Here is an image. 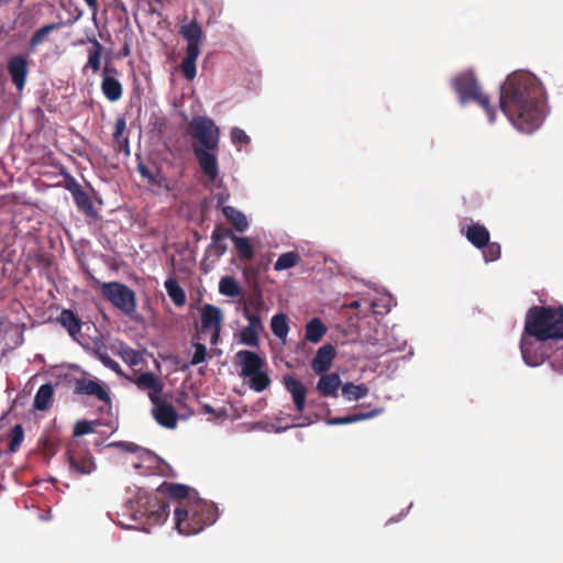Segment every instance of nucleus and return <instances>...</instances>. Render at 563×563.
Masks as SVG:
<instances>
[{"instance_id": "7", "label": "nucleus", "mask_w": 563, "mask_h": 563, "mask_svg": "<svg viewBox=\"0 0 563 563\" xmlns=\"http://www.w3.org/2000/svg\"><path fill=\"white\" fill-rule=\"evenodd\" d=\"M101 295L124 314L133 317L136 312V295L125 284L120 282L103 283Z\"/></svg>"}, {"instance_id": "56", "label": "nucleus", "mask_w": 563, "mask_h": 563, "mask_svg": "<svg viewBox=\"0 0 563 563\" xmlns=\"http://www.w3.org/2000/svg\"><path fill=\"white\" fill-rule=\"evenodd\" d=\"M202 408H203V411L206 413H213L214 412L213 408L210 405H203Z\"/></svg>"}, {"instance_id": "28", "label": "nucleus", "mask_w": 563, "mask_h": 563, "mask_svg": "<svg viewBox=\"0 0 563 563\" xmlns=\"http://www.w3.org/2000/svg\"><path fill=\"white\" fill-rule=\"evenodd\" d=\"M164 287L169 298L177 307H183L186 303V292L175 278L166 279Z\"/></svg>"}, {"instance_id": "24", "label": "nucleus", "mask_w": 563, "mask_h": 563, "mask_svg": "<svg viewBox=\"0 0 563 563\" xmlns=\"http://www.w3.org/2000/svg\"><path fill=\"white\" fill-rule=\"evenodd\" d=\"M53 398L54 388L52 384H44L37 389L33 406L36 410H47L53 404Z\"/></svg>"}, {"instance_id": "12", "label": "nucleus", "mask_w": 563, "mask_h": 563, "mask_svg": "<svg viewBox=\"0 0 563 563\" xmlns=\"http://www.w3.org/2000/svg\"><path fill=\"white\" fill-rule=\"evenodd\" d=\"M74 393L76 395L92 396L104 404H110L111 401L110 393L106 386L97 380L85 377L76 379Z\"/></svg>"}, {"instance_id": "39", "label": "nucleus", "mask_w": 563, "mask_h": 563, "mask_svg": "<svg viewBox=\"0 0 563 563\" xmlns=\"http://www.w3.org/2000/svg\"><path fill=\"white\" fill-rule=\"evenodd\" d=\"M59 27H60V23H51V24H46V25L42 26L41 29L36 30L33 33V35H32V37L30 40V45L32 47L37 46L38 44H41L47 37V35L51 32H53V31H55V30H57Z\"/></svg>"}, {"instance_id": "1", "label": "nucleus", "mask_w": 563, "mask_h": 563, "mask_svg": "<svg viewBox=\"0 0 563 563\" xmlns=\"http://www.w3.org/2000/svg\"><path fill=\"white\" fill-rule=\"evenodd\" d=\"M499 108L517 130L532 133L539 129L544 112L537 78L527 71L509 75L500 87Z\"/></svg>"}, {"instance_id": "2", "label": "nucleus", "mask_w": 563, "mask_h": 563, "mask_svg": "<svg viewBox=\"0 0 563 563\" xmlns=\"http://www.w3.org/2000/svg\"><path fill=\"white\" fill-rule=\"evenodd\" d=\"M525 334L538 342L563 339V306H533L525 321Z\"/></svg>"}, {"instance_id": "53", "label": "nucleus", "mask_w": 563, "mask_h": 563, "mask_svg": "<svg viewBox=\"0 0 563 563\" xmlns=\"http://www.w3.org/2000/svg\"><path fill=\"white\" fill-rule=\"evenodd\" d=\"M212 244H213V246H214V247H216V250H217V254H218V256H221V255H223V254L225 253V251H227V245H225L222 241H220V242H218V243H212Z\"/></svg>"}, {"instance_id": "19", "label": "nucleus", "mask_w": 563, "mask_h": 563, "mask_svg": "<svg viewBox=\"0 0 563 563\" xmlns=\"http://www.w3.org/2000/svg\"><path fill=\"white\" fill-rule=\"evenodd\" d=\"M236 357L242 366V375L245 377L255 374V372L262 369L264 365V361L261 356L252 351H239Z\"/></svg>"}, {"instance_id": "40", "label": "nucleus", "mask_w": 563, "mask_h": 563, "mask_svg": "<svg viewBox=\"0 0 563 563\" xmlns=\"http://www.w3.org/2000/svg\"><path fill=\"white\" fill-rule=\"evenodd\" d=\"M258 332L257 329L244 327L240 332V341L245 345L257 347L260 344Z\"/></svg>"}, {"instance_id": "55", "label": "nucleus", "mask_w": 563, "mask_h": 563, "mask_svg": "<svg viewBox=\"0 0 563 563\" xmlns=\"http://www.w3.org/2000/svg\"><path fill=\"white\" fill-rule=\"evenodd\" d=\"M85 2L87 3V5L91 9H96L97 5H98V2L97 0H85Z\"/></svg>"}, {"instance_id": "22", "label": "nucleus", "mask_w": 563, "mask_h": 563, "mask_svg": "<svg viewBox=\"0 0 563 563\" xmlns=\"http://www.w3.org/2000/svg\"><path fill=\"white\" fill-rule=\"evenodd\" d=\"M57 321L66 329L69 336L77 340V335L80 334L82 328V321L79 317L70 309H63Z\"/></svg>"}, {"instance_id": "29", "label": "nucleus", "mask_w": 563, "mask_h": 563, "mask_svg": "<svg viewBox=\"0 0 563 563\" xmlns=\"http://www.w3.org/2000/svg\"><path fill=\"white\" fill-rule=\"evenodd\" d=\"M222 212L239 232H243L247 229L249 223L246 217L234 207L225 206L222 208Z\"/></svg>"}, {"instance_id": "31", "label": "nucleus", "mask_w": 563, "mask_h": 563, "mask_svg": "<svg viewBox=\"0 0 563 563\" xmlns=\"http://www.w3.org/2000/svg\"><path fill=\"white\" fill-rule=\"evenodd\" d=\"M90 42L92 43V46L88 51V60L86 67L91 68L96 73L100 69L103 46L96 38L91 40Z\"/></svg>"}, {"instance_id": "4", "label": "nucleus", "mask_w": 563, "mask_h": 563, "mask_svg": "<svg viewBox=\"0 0 563 563\" xmlns=\"http://www.w3.org/2000/svg\"><path fill=\"white\" fill-rule=\"evenodd\" d=\"M174 514L176 529L186 536L202 531L218 518L214 505L200 499L186 501L185 507L176 506Z\"/></svg>"}, {"instance_id": "20", "label": "nucleus", "mask_w": 563, "mask_h": 563, "mask_svg": "<svg viewBox=\"0 0 563 563\" xmlns=\"http://www.w3.org/2000/svg\"><path fill=\"white\" fill-rule=\"evenodd\" d=\"M222 310L213 305L206 303L201 309V328L203 331L221 328Z\"/></svg>"}, {"instance_id": "21", "label": "nucleus", "mask_w": 563, "mask_h": 563, "mask_svg": "<svg viewBox=\"0 0 563 563\" xmlns=\"http://www.w3.org/2000/svg\"><path fill=\"white\" fill-rule=\"evenodd\" d=\"M463 233L468 242L477 249H483L489 241V231L479 223L467 225Z\"/></svg>"}, {"instance_id": "46", "label": "nucleus", "mask_w": 563, "mask_h": 563, "mask_svg": "<svg viewBox=\"0 0 563 563\" xmlns=\"http://www.w3.org/2000/svg\"><path fill=\"white\" fill-rule=\"evenodd\" d=\"M231 141L235 145H246V144L250 143L251 139L245 133L244 130H242L241 128L235 126V128H233L231 130Z\"/></svg>"}, {"instance_id": "49", "label": "nucleus", "mask_w": 563, "mask_h": 563, "mask_svg": "<svg viewBox=\"0 0 563 563\" xmlns=\"http://www.w3.org/2000/svg\"><path fill=\"white\" fill-rule=\"evenodd\" d=\"M92 432V426L90 421L80 420L77 421L74 427V437H81Z\"/></svg>"}, {"instance_id": "6", "label": "nucleus", "mask_w": 563, "mask_h": 563, "mask_svg": "<svg viewBox=\"0 0 563 563\" xmlns=\"http://www.w3.org/2000/svg\"><path fill=\"white\" fill-rule=\"evenodd\" d=\"M179 33L187 41L186 56L180 64V70L187 80H192L197 74L196 60L200 54L203 32L200 24L192 20L181 25Z\"/></svg>"}, {"instance_id": "25", "label": "nucleus", "mask_w": 563, "mask_h": 563, "mask_svg": "<svg viewBox=\"0 0 563 563\" xmlns=\"http://www.w3.org/2000/svg\"><path fill=\"white\" fill-rule=\"evenodd\" d=\"M158 492L166 494L168 497L177 501V506L185 507L183 501L189 494V487L184 484H167L159 486Z\"/></svg>"}, {"instance_id": "33", "label": "nucleus", "mask_w": 563, "mask_h": 563, "mask_svg": "<svg viewBox=\"0 0 563 563\" xmlns=\"http://www.w3.org/2000/svg\"><path fill=\"white\" fill-rule=\"evenodd\" d=\"M368 394V388L365 384L354 385L346 383L342 386V395L347 400H358Z\"/></svg>"}, {"instance_id": "34", "label": "nucleus", "mask_w": 563, "mask_h": 563, "mask_svg": "<svg viewBox=\"0 0 563 563\" xmlns=\"http://www.w3.org/2000/svg\"><path fill=\"white\" fill-rule=\"evenodd\" d=\"M300 262V255L297 252H287L279 255L274 265L275 271H284L296 266Z\"/></svg>"}, {"instance_id": "26", "label": "nucleus", "mask_w": 563, "mask_h": 563, "mask_svg": "<svg viewBox=\"0 0 563 563\" xmlns=\"http://www.w3.org/2000/svg\"><path fill=\"white\" fill-rule=\"evenodd\" d=\"M382 411H383L382 409L376 408V409H373L367 412H356V413L349 415L345 417H335V418L329 419L328 423L332 424V426L349 424V423L374 418V417L378 416Z\"/></svg>"}, {"instance_id": "50", "label": "nucleus", "mask_w": 563, "mask_h": 563, "mask_svg": "<svg viewBox=\"0 0 563 563\" xmlns=\"http://www.w3.org/2000/svg\"><path fill=\"white\" fill-rule=\"evenodd\" d=\"M230 233H231L230 229L217 225L211 234L212 243H218L220 241H223L225 238H228L230 235Z\"/></svg>"}, {"instance_id": "30", "label": "nucleus", "mask_w": 563, "mask_h": 563, "mask_svg": "<svg viewBox=\"0 0 563 563\" xmlns=\"http://www.w3.org/2000/svg\"><path fill=\"white\" fill-rule=\"evenodd\" d=\"M271 329L276 338L285 340L289 332L287 316L283 312L273 316L271 320Z\"/></svg>"}, {"instance_id": "36", "label": "nucleus", "mask_w": 563, "mask_h": 563, "mask_svg": "<svg viewBox=\"0 0 563 563\" xmlns=\"http://www.w3.org/2000/svg\"><path fill=\"white\" fill-rule=\"evenodd\" d=\"M267 310L266 303L261 294L245 300L243 312L262 314Z\"/></svg>"}, {"instance_id": "45", "label": "nucleus", "mask_w": 563, "mask_h": 563, "mask_svg": "<svg viewBox=\"0 0 563 563\" xmlns=\"http://www.w3.org/2000/svg\"><path fill=\"white\" fill-rule=\"evenodd\" d=\"M96 356L98 360L108 368L117 373L118 375H123V371L118 362L111 358L107 353H102L100 351L96 352Z\"/></svg>"}, {"instance_id": "57", "label": "nucleus", "mask_w": 563, "mask_h": 563, "mask_svg": "<svg viewBox=\"0 0 563 563\" xmlns=\"http://www.w3.org/2000/svg\"><path fill=\"white\" fill-rule=\"evenodd\" d=\"M121 55H122V56H128V55H130V48H129V46H128V45H125V46L122 48Z\"/></svg>"}, {"instance_id": "10", "label": "nucleus", "mask_w": 563, "mask_h": 563, "mask_svg": "<svg viewBox=\"0 0 563 563\" xmlns=\"http://www.w3.org/2000/svg\"><path fill=\"white\" fill-rule=\"evenodd\" d=\"M66 459L69 468L77 474L89 475L96 470L91 453L88 450L77 448L74 443L67 448Z\"/></svg>"}, {"instance_id": "17", "label": "nucleus", "mask_w": 563, "mask_h": 563, "mask_svg": "<svg viewBox=\"0 0 563 563\" xmlns=\"http://www.w3.org/2000/svg\"><path fill=\"white\" fill-rule=\"evenodd\" d=\"M521 354L525 363L529 366H538L542 364L547 357L543 350L537 349L536 343L523 336L521 339Z\"/></svg>"}, {"instance_id": "23", "label": "nucleus", "mask_w": 563, "mask_h": 563, "mask_svg": "<svg viewBox=\"0 0 563 563\" xmlns=\"http://www.w3.org/2000/svg\"><path fill=\"white\" fill-rule=\"evenodd\" d=\"M317 390L323 397H336L341 385L340 376L335 373L320 374Z\"/></svg>"}, {"instance_id": "52", "label": "nucleus", "mask_w": 563, "mask_h": 563, "mask_svg": "<svg viewBox=\"0 0 563 563\" xmlns=\"http://www.w3.org/2000/svg\"><path fill=\"white\" fill-rule=\"evenodd\" d=\"M125 129V121L124 119L120 118L115 122V131H114V137H119Z\"/></svg>"}, {"instance_id": "14", "label": "nucleus", "mask_w": 563, "mask_h": 563, "mask_svg": "<svg viewBox=\"0 0 563 563\" xmlns=\"http://www.w3.org/2000/svg\"><path fill=\"white\" fill-rule=\"evenodd\" d=\"M283 383L287 391L291 395L296 410L302 413L306 408L307 387L290 374L284 376Z\"/></svg>"}, {"instance_id": "37", "label": "nucleus", "mask_w": 563, "mask_h": 563, "mask_svg": "<svg viewBox=\"0 0 563 563\" xmlns=\"http://www.w3.org/2000/svg\"><path fill=\"white\" fill-rule=\"evenodd\" d=\"M219 291L228 297H236L240 295L241 288L233 277L225 276L219 283Z\"/></svg>"}, {"instance_id": "43", "label": "nucleus", "mask_w": 563, "mask_h": 563, "mask_svg": "<svg viewBox=\"0 0 563 563\" xmlns=\"http://www.w3.org/2000/svg\"><path fill=\"white\" fill-rule=\"evenodd\" d=\"M120 355L130 366H136L142 362L141 353L130 346H123L120 351Z\"/></svg>"}, {"instance_id": "58", "label": "nucleus", "mask_w": 563, "mask_h": 563, "mask_svg": "<svg viewBox=\"0 0 563 563\" xmlns=\"http://www.w3.org/2000/svg\"><path fill=\"white\" fill-rule=\"evenodd\" d=\"M228 197H229V196H227V197L224 198L222 195H220V196H219V203H223V202L228 199Z\"/></svg>"}, {"instance_id": "32", "label": "nucleus", "mask_w": 563, "mask_h": 563, "mask_svg": "<svg viewBox=\"0 0 563 563\" xmlns=\"http://www.w3.org/2000/svg\"><path fill=\"white\" fill-rule=\"evenodd\" d=\"M232 241L234 243V246L236 249V252H238L240 258L245 260V261H251L253 258L254 249L247 238L233 235Z\"/></svg>"}, {"instance_id": "15", "label": "nucleus", "mask_w": 563, "mask_h": 563, "mask_svg": "<svg viewBox=\"0 0 563 563\" xmlns=\"http://www.w3.org/2000/svg\"><path fill=\"white\" fill-rule=\"evenodd\" d=\"M336 355L335 347L332 344L321 346L311 361V367L317 374H324L329 371Z\"/></svg>"}, {"instance_id": "59", "label": "nucleus", "mask_w": 563, "mask_h": 563, "mask_svg": "<svg viewBox=\"0 0 563 563\" xmlns=\"http://www.w3.org/2000/svg\"><path fill=\"white\" fill-rule=\"evenodd\" d=\"M358 306V302L357 301H354L353 303H351V307H357Z\"/></svg>"}, {"instance_id": "44", "label": "nucleus", "mask_w": 563, "mask_h": 563, "mask_svg": "<svg viewBox=\"0 0 563 563\" xmlns=\"http://www.w3.org/2000/svg\"><path fill=\"white\" fill-rule=\"evenodd\" d=\"M483 255L486 262L497 261L501 255V247L497 242H489L483 247Z\"/></svg>"}, {"instance_id": "9", "label": "nucleus", "mask_w": 563, "mask_h": 563, "mask_svg": "<svg viewBox=\"0 0 563 563\" xmlns=\"http://www.w3.org/2000/svg\"><path fill=\"white\" fill-rule=\"evenodd\" d=\"M189 132L199 144L198 147H207L209 150H218L220 131L214 122L202 115H196L189 123Z\"/></svg>"}, {"instance_id": "38", "label": "nucleus", "mask_w": 563, "mask_h": 563, "mask_svg": "<svg viewBox=\"0 0 563 563\" xmlns=\"http://www.w3.org/2000/svg\"><path fill=\"white\" fill-rule=\"evenodd\" d=\"M199 340H200V336H199L198 333L195 334L192 336V339H191V344L195 347V353H194V355L191 356V360H190V364L191 365H198V364H200V363L206 361L207 347Z\"/></svg>"}, {"instance_id": "35", "label": "nucleus", "mask_w": 563, "mask_h": 563, "mask_svg": "<svg viewBox=\"0 0 563 563\" xmlns=\"http://www.w3.org/2000/svg\"><path fill=\"white\" fill-rule=\"evenodd\" d=\"M250 387L257 393L265 390L271 385V378L266 372L262 369L255 372V374L249 375Z\"/></svg>"}, {"instance_id": "13", "label": "nucleus", "mask_w": 563, "mask_h": 563, "mask_svg": "<svg viewBox=\"0 0 563 563\" xmlns=\"http://www.w3.org/2000/svg\"><path fill=\"white\" fill-rule=\"evenodd\" d=\"M8 71L11 80L19 91H22L29 75V59L25 55H14L8 60Z\"/></svg>"}, {"instance_id": "11", "label": "nucleus", "mask_w": 563, "mask_h": 563, "mask_svg": "<svg viewBox=\"0 0 563 563\" xmlns=\"http://www.w3.org/2000/svg\"><path fill=\"white\" fill-rule=\"evenodd\" d=\"M194 155L208 180L213 183L219 176V165L217 158L218 150H209L207 147H198L192 144Z\"/></svg>"}, {"instance_id": "3", "label": "nucleus", "mask_w": 563, "mask_h": 563, "mask_svg": "<svg viewBox=\"0 0 563 563\" xmlns=\"http://www.w3.org/2000/svg\"><path fill=\"white\" fill-rule=\"evenodd\" d=\"M132 382L140 390L147 393L153 406L151 413L155 421L164 428L175 429L179 415L174 406L167 401L166 396H162L163 382L152 372H143Z\"/></svg>"}, {"instance_id": "51", "label": "nucleus", "mask_w": 563, "mask_h": 563, "mask_svg": "<svg viewBox=\"0 0 563 563\" xmlns=\"http://www.w3.org/2000/svg\"><path fill=\"white\" fill-rule=\"evenodd\" d=\"M65 183V188L71 194L73 197L82 190L81 186L73 177L66 179Z\"/></svg>"}, {"instance_id": "27", "label": "nucleus", "mask_w": 563, "mask_h": 563, "mask_svg": "<svg viewBox=\"0 0 563 563\" xmlns=\"http://www.w3.org/2000/svg\"><path fill=\"white\" fill-rule=\"evenodd\" d=\"M327 332V327L319 318H313L306 324L305 338L311 343H318L321 341Z\"/></svg>"}, {"instance_id": "47", "label": "nucleus", "mask_w": 563, "mask_h": 563, "mask_svg": "<svg viewBox=\"0 0 563 563\" xmlns=\"http://www.w3.org/2000/svg\"><path fill=\"white\" fill-rule=\"evenodd\" d=\"M550 357V363L555 371L563 372V345L555 350Z\"/></svg>"}, {"instance_id": "18", "label": "nucleus", "mask_w": 563, "mask_h": 563, "mask_svg": "<svg viewBox=\"0 0 563 563\" xmlns=\"http://www.w3.org/2000/svg\"><path fill=\"white\" fill-rule=\"evenodd\" d=\"M139 173L143 178H145L150 185L156 187L158 189H163L165 191H172L174 189V184L170 179L162 174L159 169H155L152 172L148 167L143 164L137 166Z\"/></svg>"}, {"instance_id": "48", "label": "nucleus", "mask_w": 563, "mask_h": 563, "mask_svg": "<svg viewBox=\"0 0 563 563\" xmlns=\"http://www.w3.org/2000/svg\"><path fill=\"white\" fill-rule=\"evenodd\" d=\"M243 316L245 317V319L249 322V324L246 327L254 328L260 331L264 330V324L262 322V314L243 312Z\"/></svg>"}, {"instance_id": "41", "label": "nucleus", "mask_w": 563, "mask_h": 563, "mask_svg": "<svg viewBox=\"0 0 563 563\" xmlns=\"http://www.w3.org/2000/svg\"><path fill=\"white\" fill-rule=\"evenodd\" d=\"M24 439V430L21 424H15L11 429L10 433V442H9V451L16 452Z\"/></svg>"}, {"instance_id": "16", "label": "nucleus", "mask_w": 563, "mask_h": 563, "mask_svg": "<svg viewBox=\"0 0 563 563\" xmlns=\"http://www.w3.org/2000/svg\"><path fill=\"white\" fill-rule=\"evenodd\" d=\"M110 73H117L115 68L106 66L103 68V79L101 82V90L109 101H118L123 93L122 85L114 77L109 76Z\"/></svg>"}, {"instance_id": "42", "label": "nucleus", "mask_w": 563, "mask_h": 563, "mask_svg": "<svg viewBox=\"0 0 563 563\" xmlns=\"http://www.w3.org/2000/svg\"><path fill=\"white\" fill-rule=\"evenodd\" d=\"M73 198L80 211L85 212L86 214H91L93 206L90 197L86 191L81 190L80 192H77V195H75Z\"/></svg>"}, {"instance_id": "5", "label": "nucleus", "mask_w": 563, "mask_h": 563, "mask_svg": "<svg viewBox=\"0 0 563 563\" xmlns=\"http://www.w3.org/2000/svg\"><path fill=\"white\" fill-rule=\"evenodd\" d=\"M452 86L459 95L462 104L474 101L485 110L490 123L495 121L496 111L490 106L489 97L481 91L474 73L466 71L457 75L452 80Z\"/></svg>"}, {"instance_id": "54", "label": "nucleus", "mask_w": 563, "mask_h": 563, "mask_svg": "<svg viewBox=\"0 0 563 563\" xmlns=\"http://www.w3.org/2000/svg\"><path fill=\"white\" fill-rule=\"evenodd\" d=\"M220 330H221V328L212 329L211 330L212 331V335H211V343L212 344H217L219 335H220Z\"/></svg>"}, {"instance_id": "8", "label": "nucleus", "mask_w": 563, "mask_h": 563, "mask_svg": "<svg viewBox=\"0 0 563 563\" xmlns=\"http://www.w3.org/2000/svg\"><path fill=\"white\" fill-rule=\"evenodd\" d=\"M135 512L140 518H146L148 523L158 525L164 522L169 516V505L157 494L140 492Z\"/></svg>"}]
</instances>
